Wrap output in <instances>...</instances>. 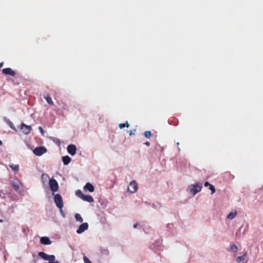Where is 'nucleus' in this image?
<instances>
[{
	"label": "nucleus",
	"instance_id": "1",
	"mask_svg": "<svg viewBox=\"0 0 263 263\" xmlns=\"http://www.w3.org/2000/svg\"><path fill=\"white\" fill-rule=\"evenodd\" d=\"M38 255L43 259L48 261V262L44 263H60L59 261L55 260L54 255H48L44 252H39Z\"/></svg>",
	"mask_w": 263,
	"mask_h": 263
},
{
	"label": "nucleus",
	"instance_id": "2",
	"mask_svg": "<svg viewBox=\"0 0 263 263\" xmlns=\"http://www.w3.org/2000/svg\"><path fill=\"white\" fill-rule=\"evenodd\" d=\"M202 187L201 184H200L199 183H196L194 184L190 185L188 186L187 191L190 194L194 196L201 190Z\"/></svg>",
	"mask_w": 263,
	"mask_h": 263
},
{
	"label": "nucleus",
	"instance_id": "3",
	"mask_svg": "<svg viewBox=\"0 0 263 263\" xmlns=\"http://www.w3.org/2000/svg\"><path fill=\"white\" fill-rule=\"evenodd\" d=\"M54 202L57 208H63L64 204L62 196L60 194H52Z\"/></svg>",
	"mask_w": 263,
	"mask_h": 263
},
{
	"label": "nucleus",
	"instance_id": "4",
	"mask_svg": "<svg viewBox=\"0 0 263 263\" xmlns=\"http://www.w3.org/2000/svg\"><path fill=\"white\" fill-rule=\"evenodd\" d=\"M49 185L52 194H54L55 192L59 190V184L58 181L54 178L49 179Z\"/></svg>",
	"mask_w": 263,
	"mask_h": 263
},
{
	"label": "nucleus",
	"instance_id": "5",
	"mask_svg": "<svg viewBox=\"0 0 263 263\" xmlns=\"http://www.w3.org/2000/svg\"><path fill=\"white\" fill-rule=\"evenodd\" d=\"M47 152V148L43 146L36 147L33 151L34 154L37 156H41Z\"/></svg>",
	"mask_w": 263,
	"mask_h": 263
},
{
	"label": "nucleus",
	"instance_id": "6",
	"mask_svg": "<svg viewBox=\"0 0 263 263\" xmlns=\"http://www.w3.org/2000/svg\"><path fill=\"white\" fill-rule=\"evenodd\" d=\"M20 129L22 130L24 134L28 135L30 133L32 128L31 126L27 125L24 123H22L20 125Z\"/></svg>",
	"mask_w": 263,
	"mask_h": 263
},
{
	"label": "nucleus",
	"instance_id": "7",
	"mask_svg": "<svg viewBox=\"0 0 263 263\" xmlns=\"http://www.w3.org/2000/svg\"><path fill=\"white\" fill-rule=\"evenodd\" d=\"M138 190V184L136 181L133 180L130 182L129 186L128 187V191L132 193H134L137 192Z\"/></svg>",
	"mask_w": 263,
	"mask_h": 263
},
{
	"label": "nucleus",
	"instance_id": "8",
	"mask_svg": "<svg viewBox=\"0 0 263 263\" xmlns=\"http://www.w3.org/2000/svg\"><path fill=\"white\" fill-rule=\"evenodd\" d=\"M88 229V224L87 222H84L80 225L79 228L76 231L77 233L81 234L85 231Z\"/></svg>",
	"mask_w": 263,
	"mask_h": 263
},
{
	"label": "nucleus",
	"instance_id": "9",
	"mask_svg": "<svg viewBox=\"0 0 263 263\" xmlns=\"http://www.w3.org/2000/svg\"><path fill=\"white\" fill-rule=\"evenodd\" d=\"M67 152L71 156H74L77 152V147L74 144H70L67 147Z\"/></svg>",
	"mask_w": 263,
	"mask_h": 263
},
{
	"label": "nucleus",
	"instance_id": "10",
	"mask_svg": "<svg viewBox=\"0 0 263 263\" xmlns=\"http://www.w3.org/2000/svg\"><path fill=\"white\" fill-rule=\"evenodd\" d=\"M40 243L44 245H50L52 243V241L49 237L43 236L40 238Z\"/></svg>",
	"mask_w": 263,
	"mask_h": 263
},
{
	"label": "nucleus",
	"instance_id": "11",
	"mask_svg": "<svg viewBox=\"0 0 263 263\" xmlns=\"http://www.w3.org/2000/svg\"><path fill=\"white\" fill-rule=\"evenodd\" d=\"M2 71L4 74L9 75L12 77H14L16 75V72L11 68H4Z\"/></svg>",
	"mask_w": 263,
	"mask_h": 263
},
{
	"label": "nucleus",
	"instance_id": "12",
	"mask_svg": "<svg viewBox=\"0 0 263 263\" xmlns=\"http://www.w3.org/2000/svg\"><path fill=\"white\" fill-rule=\"evenodd\" d=\"M83 189L85 191H88L90 193H92V192H93L95 191V187L92 183H91L90 182H87L84 186Z\"/></svg>",
	"mask_w": 263,
	"mask_h": 263
},
{
	"label": "nucleus",
	"instance_id": "13",
	"mask_svg": "<svg viewBox=\"0 0 263 263\" xmlns=\"http://www.w3.org/2000/svg\"><path fill=\"white\" fill-rule=\"evenodd\" d=\"M161 242L160 240H156L155 242L150 246V249L157 253L158 248L161 246Z\"/></svg>",
	"mask_w": 263,
	"mask_h": 263
},
{
	"label": "nucleus",
	"instance_id": "14",
	"mask_svg": "<svg viewBox=\"0 0 263 263\" xmlns=\"http://www.w3.org/2000/svg\"><path fill=\"white\" fill-rule=\"evenodd\" d=\"M83 201H87L89 203L93 202L94 201V199L93 197L89 195H84L81 198Z\"/></svg>",
	"mask_w": 263,
	"mask_h": 263
},
{
	"label": "nucleus",
	"instance_id": "15",
	"mask_svg": "<svg viewBox=\"0 0 263 263\" xmlns=\"http://www.w3.org/2000/svg\"><path fill=\"white\" fill-rule=\"evenodd\" d=\"M20 181L18 180L13 181L11 182L12 185L14 187L15 190L17 192H20Z\"/></svg>",
	"mask_w": 263,
	"mask_h": 263
},
{
	"label": "nucleus",
	"instance_id": "16",
	"mask_svg": "<svg viewBox=\"0 0 263 263\" xmlns=\"http://www.w3.org/2000/svg\"><path fill=\"white\" fill-rule=\"evenodd\" d=\"M3 119L11 129L16 130L15 127L13 123L8 118L6 117H4Z\"/></svg>",
	"mask_w": 263,
	"mask_h": 263
},
{
	"label": "nucleus",
	"instance_id": "17",
	"mask_svg": "<svg viewBox=\"0 0 263 263\" xmlns=\"http://www.w3.org/2000/svg\"><path fill=\"white\" fill-rule=\"evenodd\" d=\"M62 158L63 164L65 165H67L69 164V163L71 161V158L68 155L63 156Z\"/></svg>",
	"mask_w": 263,
	"mask_h": 263
},
{
	"label": "nucleus",
	"instance_id": "18",
	"mask_svg": "<svg viewBox=\"0 0 263 263\" xmlns=\"http://www.w3.org/2000/svg\"><path fill=\"white\" fill-rule=\"evenodd\" d=\"M247 256V253H245L243 255L238 256L236 258V261L238 263H245L244 261Z\"/></svg>",
	"mask_w": 263,
	"mask_h": 263
},
{
	"label": "nucleus",
	"instance_id": "19",
	"mask_svg": "<svg viewBox=\"0 0 263 263\" xmlns=\"http://www.w3.org/2000/svg\"><path fill=\"white\" fill-rule=\"evenodd\" d=\"M237 212H230L227 216V218L229 220H232L234 219L237 215Z\"/></svg>",
	"mask_w": 263,
	"mask_h": 263
},
{
	"label": "nucleus",
	"instance_id": "20",
	"mask_svg": "<svg viewBox=\"0 0 263 263\" xmlns=\"http://www.w3.org/2000/svg\"><path fill=\"white\" fill-rule=\"evenodd\" d=\"M237 247L235 244L232 243L230 245V249L229 250V251L233 253H235L237 251Z\"/></svg>",
	"mask_w": 263,
	"mask_h": 263
},
{
	"label": "nucleus",
	"instance_id": "21",
	"mask_svg": "<svg viewBox=\"0 0 263 263\" xmlns=\"http://www.w3.org/2000/svg\"><path fill=\"white\" fill-rule=\"evenodd\" d=\"M10 167L14 172H17L19 170V165H15L13 163L9 164Z\"/></svg>",
	"mask_w": 263,
	"mask_h": 263
},
{
	"label": "nucleus",
	"instance_id": "22",
	"mask_svg": "<svg viewBox=\"0 0 263 263\" xmlns=\"http://www.w3.org/2000/svg\"><path fill=\"white\" fill-rule=\"evenodd\" d=\"M74 217H75L76 221H79L80 222H82L83 221V219L81 217L80 214L77 213L75 214Z\"/></svg>",
	"mask_w": 263,
	"mask_h": 263
},
{
	"label": "nucleus",
	"instance_id": "23",
	"mask_svg": "<svg viewBox=\"0 0 263 263\" xmlns=\"http://www.w3.org/2000/svg\"><path fill=\"white\" fill-rule=\"evenodd\" d=\"M76 195L79 197L80 198H82L84 194H83L82 192L80 190H78L76 191Z\"/></svg>",
	"mask_w": 263,
	"mask_h": 263
},
{
	"label": "nucleus",
	"instance_id": "24",
	"mask_svg": "<svg viewBox=\"0 0 263 263\" xmlns=\"http://www.w3.org/2000/svg\"><path fill=\"white\" fill-rule=\"evenodd\" d=\"M45 99L46 101H47V102L49 105H53V101L52 100L50 96H47V97H45Z\"/></svg>",
	"mask_w": 263,
	"mask_h": 263
},
{
	"label": "nucleus",
	"instance_id": "25",
	"mask_svg": "<svg viewBox=\"0 0 263 263\" xmlns=\"http://www.w3.org/2000/svg\"><path fill=\"white\" fill-rule=\"evenodd\" d=\"M143 135L146 138H148L152 136V132L151 130L145 131Z\"/></svg>",
	"mask_w": 263,
	"mask_h": 263
},
{
	"label": "nucleus",
	"instance_id": "26",
	"mask_svg": "<svg viewBox=\"0 0 263 263\" xmlns=\"http://www.w3.org/2000/svg\"><path fill=\"white\" fill-rule=\"evenodd\" d=\"M125 126H126V127L129 126V124L127 121H126L124 124L120 123L119 125V127L120 129H122Z\"/></svg>",
	"mask_w": 263,
	"mask_h": 263
},
{
	"label": "nucleus",
	"instance_id": "27",
	"mask_svg": "<svg viewBox=\"0 0 263 263\" xmlns=\"http://www.w3.org/2000/svg\"><path fill=\"white\" fill-rule=\"evenodd\" d=\"M101 253L105 255H108L109 252L108 249H104L101 250Z\"/></svg>",
	"mask_w": 263,
	"mask_h": 263
},
{
	"label": "nucleus",
	"instance_id": "28",
	"mask_svg": "<svg viewBox=\"0 0 263 263\" xmlns=\"http://www.w3.org/2000/svg\"><path fill=\"white\" fill-rule=\"evenodd\" d=\"M51 139L52 140L53 142H54L56 144H60L61 142L60 140L54 137H51Z\"/></svg>",
	"mask_w": 263,
	"mask_h": 263
},
{
	"label": "nucleus",
	"instance_id": "29",
	"mask_svg": "<svg viewBox=\"0 0 263 263\" xmlns=\"http://www.w3.org/2000/svg\"><path fill=\"white\" fill-rule=\"evenodd\" d=\"M152 206L154 208L158 209V208H161V204L159 203L156 202L155 203H153V205H152Z\"/></svg>",
	"mask_w": 263,
	"mask_h": 263
},
{
	"label": "nucleus",
	"instance_id": "30",
	"mask_svg": "<svg viewBox=\"0 0 263 263\" xmlns=\"http://www.w3.org/2000/svg\"><path fill=\"white\" fill-rule=\"evenodd\" d=\"M242 228V226H241L239 228V229L238 230H237V231L236 232L235 236L236 237H239L240 236Z\"/></svg>",
	"mask_w": 263,
	"mask_h": 263
},
{
	"label": "nucleus",
	"instance_id": "31",
	"mask_svg": "<svg viewBox=\"0 0 263 263\" xmlns=\"http://www.w3.org/2000/svg\"><path fill=\"white\" fill-rule=\"evenodd\" d=\"M5 195H6V193H5V192H4V191H2V190L0 191V197L1 198L5 199L6 198Z\"/></svg>",
	"mask_w": 263,
	"mask_h": 263
},
{
	"label": "nucleus",
	"instance_id": "32",
	"mask_svg": "<svg viewBox=\"0 0 263 263\" xmlns=\"http://www.w3.org/2000/svg\"><path fill=\"white\" fill-rule=\"evenodd\" d=\"M209 189L212 192V194H213V193H214L215 192V187H214V186L213 185L211 184L209 186Z\"/></svg>",
	"mask_w": 263,
	"mask_h": 263
},
{
	"label": "nucleus",
	"instance_id": "33",
	"mask_svg": "<svg viewBox=\"0 0 263 263\" xmlns=\"http://www.w3.org/2000/svg\"><path fill=\"white\" fill-rule=\"evenodd\" d=\"M83 261L84 263H91V261L86 256L83 257Z\"/></svg>",
	"mask_w": 263,
	"mask_h": 263
},
{
	"label": "nucleus",
	"instance_id": "34",
	"mask_svg": "<svg viewBox=\"0 0 263 263\" xmlns=\"http://www.w3.org/2000/svg\"><path fill=\"white\" fill-rule=\"evenodd\" d=\"M59 210H60V212L61 214V215L63 217H65V213H64L63 211V208H58Z\"/></svg>",
	"mask_w": 263,
	"mask_h": 263
},
{
	"label": "nucleus",
	"instance_id": "35",
	"mask_svg": "<svg viewBox=\"0 0 263 263\" xmlns=\"http://www.w3.org/2000/svg\"><path fill=\"white\" fill-rule=\"evenodd\" d=\"M39 129L41 133V134L42 135V136H44V130L43 129V127H41V126H39Z\"/></svg>",
	"mask_w": 263,
	"mask_h": 263
},
{
	"label": "nucleus",
	"instance_id": "36",
	"mask_svg": "<svg viewBox=\"0 0 263 263\" xmlns=\"http://www.w3.org/2000/svg\"><path fill=\"white\" fill-rule=\"evenodd\" d=\"M29 229L28 228H23V231L25 234L26 236H27V233L29 232Z\"/></svg>",
	"mask_w": 263,
	"mask_h": 263
},
{
	"label": "nucleus",
	"instance_id": "37",
	"mask_svg": "<svg viewBox=\"0 0 263 263\" xmlns=\"http://www.w3.org/2000/svg\"><path fill=\"white\" fill-rule=\"evenodd\" d=\"M211 185V184H210L208 181L205 182L204 183V185L205 187L210 186Z\"/></svg>",
	"mask_w": 263,
	"mask_h": 263
},
{
	"label": "nucleus",
	"instance_id": "38",
	"mask_svg": "<svg viewBox=\"0 0 263 263\" xmlns=\"http://www.w3.org/2000/svg\"><path fill=\"white\" fill-rule=\"evenodd\" d=\"M172 226H173V224H171V223H168L166 225V228L167 229H171L172 228Z\"/></svg>",
	"mask_w": 263,
	"mask_h": 263
},
{
	"label": "nucleus",
	"instance_id": "39",
	"mask_svg": "<svg viewBox=\"0 0 263 263\" xmlns=\"http://www.w3.org/2000/svg\"><path fill=\"white\" fill-rule=\"evenodd\" d=\"M138 226H139V223L138 222H137L134 224L133 227H134V228L136 229L138 227Z\"/></svg>",
	"mask_w": 263,
	"mask_h": 263
},
{
	"label": "nucleus",
	"instance_id": "40",
	"mask_svg": "<svg viewBox=\"0 0 263 263\" xmlns=\"http://www.w3.org/2000/svg\"><path fill=\"white\" fill-rule=\"evenodd\" d=\"M147 146H149L150 145V142H148V141H146L145 143H144Z\"/></svg>",
	"mask_w": 263,
	"mask_h": 263
},
{
	"label": "nucleus",
	"instance_id": "41",
	"mask_svg": "<svg viewBox=\"0 0 263 263\" xmlns=\"http://www.w3.org/2000/svg\"><path fill=\"white\" fill-rule=\"evenodd\" d=\"M129 133V134L130 136L131 135H134V133H133L132 130H130L129 132H128Z\"/></svg>",
	"mask_w": 263,
	"mask_h": 263
},
{
	"label": "nucleus",
	"instance_id": "42",
	"mask_svg": "<svg viewBox=\"0 0 263 263\" xmlns=\"http://www.w3.org/2000/svg\"><path fill=\"white\" fill-rule=\"evenodd\" d=\"M3 65H4V63L3 62L0 63V68H2L3 66Z\"/></svg>",
	"mask_w": 263,
	"mask_h": 263
},
{
	"label": "nucleus",
	"instance_id": "43",
	"mask_svg": "<svg viewBox=\"0 0 263 263\" xmlns=\"http://www.w3.org/2000/svg\"><path fill=\"white\" fill-rule=\"evenodd\" d=\"M35 255L34 254H33V257L34 258V262H36V259H35Z\"/></svg>",
	"mask_w": 263,
	"mask_h": 263
},
{
	"label": "nucleus",
	"instance_id": "44",
	"mask_svg": "<svg viewBox=\"0 0 263 263\" xmlns=\"http://www.w3.org/2000/svg\"><path fill=\"white\" fill-rule=\"evenodd\" d=\"M3 144V142L0 140V145H2Z\"/></svg>",
	"mask_w": 263,
	"mask_h": 263
},
{
	"label": "nucleus",
	"instance_id": "45",
	"mask_svg": "<svg viewBox=\"0 0 263 263\" xmlns=\"http://www.w3.org/2000/svg\"><path fill=\"white\" fill-rule=\"evenodd\" d=\"M3 220L2 219H0V222H2Z\"/></svg>",
	"mask_w": 263,
	"mask_h": 263
},
{
	"label": "nucleus",
	"instance_id": "46",
	"mask_svg": "<svg viewBox=\"0 0 263 263\" xmlns=\"http://www.w3.org/2000/svg\"><path fill=\"white\" fill-rule=\"evenodd\" d=\"M177 145H179V142H177Z\"/></svg>",
	"mask_w": 263,
	"mask_h": 263
},
{
	"label": "nucleus",
	"instance_id": "47",
	"mask_svg": "<svg viewBox=\"0 0 263 263\" xmlns=\"http://www.w3.org/2000/svg\"><path fill=\"white\" fill-rule=\"evenodd\" d=\"M143 231H144L145 233H147V232L145 231V230H144V229H143Z\"/></svg>",
	"mask_w": 263,
	"mask_h": 263
},
{
	"label": "nucleus",
	"instance_id": "48",
	"mask_svg": "<svg viewBox=\"0 0 263 263\" xmlns=\"http://www.w3.org/2000/svg\"><path fill=\"white\" fill-rule=\"evenodd\" d=\"M245 230H244L243 231L242 233H243L245 232Z\"/></svg>",
	"mask_w": 263,
	"mask_h": 263
}]
</instances>
